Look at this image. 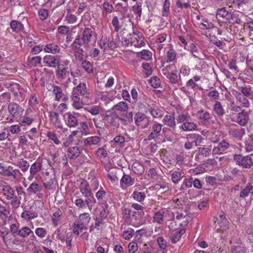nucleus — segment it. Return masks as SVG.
<instances>
[{
    "label": "nucleus",
    "mask_w": 253,
    "mask_h": 253,
    "mask_svg": "<svg viewBox=\"0 0 253 253\" xmlns=\"http://www.w3.org/2000/svg\"><path fill=\"white\" fill-rule=\"evenodd\" d=\"M87 181L90 187H92L94 190H96L98 189L99 185V181L97 178L94 175H90Z\"/></svg>",
    "instance_id": "32"
},
{
    "label": "nucleus",
    "mask_w": 253,
    "mask_h": 253,
    "mask_svg": "<svg viewBox=\"0 0 253 253\" xmlns=\"http://www.w3.org/2000/svg\"><path fill=\"white\" fill-rule=\"evenodd\" d=\"M166 77L168 79V82L171 84H176L178 86L182 85V81L180 74L177 75V72H173L170 74H168Z\"/></svg>",
    "instance_id": "17"
},
{
    "label": "nucleus",
    "mask_w": 253,
    "mask_h": 253,
    "mask_svg": "<svg viewBox=\"0 0 253 253\" xmlns=\"http://www.w3.org/2000/svg\"><path fill=\"white\" fill-rule=\"evenodd\" d=\"M42 58L40 56H35L28 58V62L31 66L36 67L41 63Z\"/></svg>",
    "instance_id": "45"
},
{
    "label": "nucleus",
    "mask_w": 253,
    "mask_h": 253,
    "mask_svg": "<svg viewBox=\"0 0 253 253\" xmlns=\"http://www.w3.org/2000/svg\"><path fill=\"white\" fill-rule=\"evenodd\" d=\"M47 136L50 139H51L55 144L58 145L61 142L58 139L57 136V134L53 131H48L47 133Z\"/></svg>",
    "instance_id": "58"
},
{
    "label": "nucleus",
    "mask_w": 253,
    "mask_h": 253,
    "mask_svg": "<svg viewBox=\"0 0 253 253\" xmlns=\"http://www.w3.org/2000/svg\"><path fill=\"white\" fill-rule=\"evenodd\" d=\"M164 213L163 210L157 211L153 216V222L162 224L164 221Z\"/></svg>",
    "instance_id": "36"
},
{
    "label": "nucleus",
    "mask_w": 253,
    "mask_h": 253,
    "mask_svg": "<svg viewBox=\"0 0 253 253\" xmlns=\"http://www.w3.org/2000/svg\"><path fill=\"white\" fill-rule=\"evenodd\" d=\"M176 57V53L172 48L169 49L167 54V62H172L174 60Z\"/></svg>",
    "instance_id": "60"
},
{
    "label": "nucleus",
    "mask_w": 253,
    "mask_h": 253,
    "mask_svg": "<svg viewBox=\"0 0 253 253\" xmlns=\"http://www.w3.org/2000/svg\"><path fill=\"white\" fill-rule=\"evenodd\" d=\"M142 2H137L134 5L132 6V10L134 13L138 15L139 17H141L142 14Z\"/></svg>",
    "instance_id": "46"
},
{
    "label": "nucleus",
    "mask_w": 253,
    "mask_h": 253,
    "mask_svg": "<svg viewBox=\"0 0 253 253\" xmlns=\"http://www.w3.org/2000/svg\"><path fill=\"white\" fill-rule=\"evenodd\" d=\"M49 175H46V177L45 178L43 182V185L46 189H52V185L54 184L55 182V178L49 177Z\"/></svg>",
    "instance_id": "42"
},
{
    "label": "nucleus",
    "mask_w": 253,
    "mask_h": 253,
    "mask_svg": "<svg viewBox=\"0 0 253 253\" xmlns=\"http://www.w3.org/2000/svg\"><path fill=\"white\" fill-rule=\"evenodd\" d=\"M197 127V125L194 122L190 121H186L184 124L180 126V128L182 129L184 131H190L196 130Z\"/></svg>",
    "instance_id": "25"
},
{
    "label": "nucleus",
    "mask_w": 253,
    "mask_h": 253,
    "mask_svg": "<svg viewBox=\"0 0 253 253\" xmlns=\"http://www.w3.org/2000/svg\"><path fill=\"white\" fill-rule=\"evenodd\" d=\"M190 139L195 146L200 145L204 138L199 134L194 133L190 135Z\"/></svg>",
    "instance_id": "31"
},
{
    "label": "nucleus",
    "mask_w": 253,
    "mask_h": 253,
    "mask_svg": "<svg viewBox=\"0 0 253 253\" xmlns=\"http://www.w3.org/2000/svg\"><path fill=\"white\" fill-rule=\"evenodd\" d=\"M129 104L125 101H120L113 105L111 111L115 113L127 114Z\"/></svg>",
    "instance_id": "5"
},
{
    "label": "nucleus",
    "mask_w": 253,
    "mask_h": 253,
    "mask_svg": "<svg viewBox=\"0 0 253 253\" xmlns=\"http://www.w3.org/2000/svg\"><path fill=\"white\" fill-rule=\"evenodd\" d=\"M84 44V40L80 36L78 35L76 37V39L72 44L73 50L82 49L81 46Z\"/></svg>",
    "instance_id": "34"
},
{
    "label": "nucleus",
    "mask_w": 253,
    "mask_h": 253,
    "mask_svg": "<svg viewBox=\"0 0 253 253\" xmlns=\"http://www.w3.org/2000/svg\"><path fill=\"white\" fill-rule=\"evenodd\" d=\"M9 211L6 207L0 205V218L3 220L4 224H6V219L9 217Z\"/></svg>",
    "instance_id": "38"
},
{
    "label": "nucleus",
    "mask_w": 253,
    "mask_h": 253,
    "mask_svg": "<svg viewBox=\"0 0 253 253\" xmlns=\"http://www.w3.org/2000/svg\"><path fill=\"white\" fill-rule=\"evenodd\" d=\"M19 224L18 223H12L11 224L10 226V231L12 235L15 237L18 235V231H20L19 229Z\"/></svg>",
    "instance_id": "56"
},
{
    "label": "nucleus",
    "mask_w": 253,
    "mask_h": 253,
    "mask_svg": "<svg viewBox=\"0 0 253 253\" xmlns=\"http://www.w3.org/2000/svg\"><path fill=\"white\" fill-rule=\"evenodd\" d=\"M226 180V178L225 175L223 178L221 177V175H216V176H209L206 177L207 182L211 185L216 184L219 181H225Z\"/></svg>",
    "instance_id": "26"
},
{
    "label": "nucleus",
    "mask_w": 253,
    "mask_h": 253,
    "mask_svg": "<svg viewBox=\"0 0 253 253\" xmlns=\"http://www.w3.org/2000/svg\"><path fill=\"white\" fill-rule=\"evenodd\" d=\"M134 183V179L132 178L130 175H123V177L121 179V185L122 187L125 185L128 187L133 184Z\"/></svg>",
    "instance_id": "29"
},
{
    "label": "nucleus",
    "mask_w": 253,
    "mask_h": 253,
    "mask_svg": "<svg viewBox=\"0 0 253 253\" xmlns=\"http://www.w3.org/2000/svg\"><path fill=\"white\" fill-rule=\"evenodd\" d=\"M248 120V113L245 111L244 110H242L240 112L237 114L236 122L240 125L244 126L247 123Z\"/></svg>",
    "instance_id": "16"
},
{
    "label": "nucleus",
    "mask_w": 253,
    "mask_h": 253,
    "mask_svg": "<svg viewBox=\"0 0 253 253\" xmlns=\"http://www.w3.org/2000/svg\"><path fill=\"white\" fill-rule=\"evenodd\" d=\"M233 158L237 165L246 169L250 168L253 164L252 159L249 155L245 156L241 154H235Z\"/></svg>",
    "instance_id": "2"
},
{
    "label": "nucleus",
    "mask_w": 253,
    "mask_h": 253,
    "mask_svg": "<svg viewBox=\"0 0 253 253\" xmlns=\"http://www.w3.org/2000/svg\"><path fill=\"white\" fill-rule=\"evenodd\" d=\"M67 115V125L70 127H76L78 126L80 115L77 113H68L66 114Z\"/></svg>",
    "instance_id": "6"
},
{
    "label": "nucleus",
    "mask_w": 253,
    "mask_h": 253,
    "mask_svg": "<svg viewBox=\"0 0 253 253\" xmlns=\"http://www.w3.org/2000/svg\"><path fill=\"white\" fill-rule=\"evenodd\" d=\"M229 147V144L225 140H222L217 146L214 147L212 149V154H222L223 152L226 151Z\"/></svg>",
    "instance_id": "14"
},
{
    "label": "nucleus",
    "mask_w": 253,
    "mask_h": 253,
    "mask_svg": "<svg viewBox=\"0 0 253 253\" xmlns=\"http://www.w3.org/2000/svg\"><path fill=\"white\" fill-rule=\"evenodd\" d=\"M135 124L141 128L148 127L150 125V119L145 114L138 112L134 117Z\"/></svg>",
    "instance_id": "1"
},
{
    "label": "nucleus",
    "mask_w": 253,
    "mask_h": 253,
    "mask_svg": "<svg viewBox=\"0 0 253 253\" xmlns=\"http://www.w3.org/2000/svg\"><path fill=\"white\" fill-rule=\"evenodd\" d=\"M10 27L11 28L13 32L15 33L20 32L24 29L23 24L17 20H12L10 24Z\"/></svg>",
    "instance_id": "30"
},
{
    "label": "nucleus",
    "mask_w": 253,
    "mask_h": 253,
    "mask_svg": "<svg viewBox=\"0 0 253 253\" xmlns=\"http://www.w3.org/2000/svg\"><path fill=\"white\" fill-rule=\"evenodd\" d=\"M82 65L86 72L88 73L92 72V66L90 62L87 60H83L82 63Z\"/></svg>",
    "instance_id": "55"
},
{
    "label": "nucleus",
    "mask_w": 253,
    "mask_h": 253,
    "mask_svg": "<svg viewBox=\"0 0 253 253\" xmlns=\"http://www.w3.org/2000/svg\"><path fill=\"white\" fill-rule=\"evenodd\" d=\"M229 134L234 138H238L242 135V129L231 128L229 130Z\"/></svg>",
    "instance_id": "54"
},
{
    "label": "nucleus",
    "mask_w": 253,
    "mask_h": 253,
    "mask_svg": "<svg viewBox=\"0 0 253 253\" xmlns=\"http://www.w3.org/2000/svg\"><path fill=\"white\" fill-rule=\"evenodd\" d=\"M162 74L166 77L168 74H170L173 72H178L177 69L174 64L166 66L162 70Z\"/></svg>",
    "instance_id": "35"
},
{
    "label": "nucleus",
    "mask_w": 253,
    "mask_h": 253,
    "mask_svg": "<svg viewBox=\"0 0 253 253\" xmlns=\"http://www.w3.org/2000/svg\"><path fill=\"white\" fill-rule=\"evenodd\" d=\"M60 59L51 55H46L43 58V63L49 67L56 68L60 63Z\"/></svg>",
    "instance_id": "8"
},
{
    "label": "nucleus",
    "mask_w": 253,
    "mask_h": 253,
    "mask_svg": "<svg viewBox=\"0 0 253 253\" xmlns=\"http://www.w3.org/2000/svg\"><path fill=\"white\" fill-rule=\"evenodd\" d=\"M11 205L14 208H18L21 204V196H13L11 199Z\"/></svg>",
    "instance_id": "61"
},
{
    "label": "nucleus",
    "mask_w": 253,
    "mask_h": 253,
    "mask_svg": "<svg viewBox=\"0 0 253 253\" xmlns=\"http://www.w3.org/2000/svg\"><path fill=\"white\" fill-rule=\"evenodd\" d=\"M196 116L199 121L203 124H209L211 119L210 113L204 109L198 110Z\"/></svg>",
    "instance_id": "7"
},
{
    "label": "nucleus",
    "mask_w": 253,
    "mask_h": 253,
    "mask_svg": "<svg viewBox=\"0 0 253 253\" xmlns=\"http://www.w3.org/2000/svg\"><path fill=\"white\" fill-rule=\"evenodd\" d=\"M8 110L9 114L10 121H13L14 118L20 115L22 112V108L16 103L11 102L8 105Z\"/></svg>",
    "instance_id": "4"
},
{
    "label": "nucleus",
    "mask_w": 253,
    "mask_h": 253,
    "mask_svg": "<svg viewBox=\"0 0 253 253\" xmlns=\"http://www.w3.org/2000/svg\"><path fill=\"white\" fill-rule=\"evenodd\" d=\"M41 164L39 162H35L31 167L30 172L31 174H35L38 172L41 169Z\"/></svg>",
    "instance_id": "59"
},
{
    "label": "nucleus",
    "mask_w": 253,
    "mask_h": 253,
    "mask_svg": "<svg viewBox=\"0 0 253 253\" xmlns=\"http://www.w3.org/2000/svg\"><path fill=\"white\" fill-rule=\"evenodd\" d=\"M170 0H165L163 4L162 15L163 16H168L169 13Z\"/></svg>",
    "instance_id": "51"
},
{
    "label": "nucleus",
    "mask_w": 253,
    "mask_h": 253,
    "mask_svg": "<svg viewBox=\"0 0 253 253\" xmlns=\"http://www.w3.org/2000/svg\"><path fill=\"white\" fill-rule=\"evenodd\" d=\"M137 57L145 60H148L152 58V53L148 50H143L137 53Z\"/></svg>",
    "instance_id": "40"
},
{
    "label": "nucleus",
    "mask_w": 253,
    "mask_h": 253,
    "mask_svg": "<svg viewBox=\"0 0 253 253\" xmlns=\"http://www.w3.org/2000/svg\"><path fill=\"white\" fill-rule=\"evenodd\" d=\"M53 92L55 95V99L57 100H59L62 99V100L65 101L68 99V97L63 92L62 88L59 86H53Z\"/></svg>",
    "instance_id": "21"
},
{
    "label": "nucleus",
    "mask_w": 253,
    "mask_h": 253,
    "mask_svg": "<svg viewBox=\"0 0 253 253\" xmlns=\"http://www.w3.org/2000/svg\"><path fill=\"white\" fill-rule=\"evenodd\" d=\"M163 122L165 125L172 128L173 129H175L176 122L173 115H166L164 116Z\"/></svg>",
    "instance_id": "20"
},
{
    "label": "nucleus",
    "mask_w": 253,
    "mask_h": 253,
    "mask_svg": "<svg viewBox=\"0 0 253 253\" xmlns=\"http://www.w3.org/2000/svg\"><path fill=\"white\" fill-rule=\"evenodd\" d=\"M72 100L74 107L77 109H81L83 107V103L80 101V98L78 96L73 95Z\"/></svg>",
    "instance_id": "50"
},
{
    "label": "nucleus",
    "mask_w": 253,
    "mask_h": 253,
    "mask_svg": "<svg viewBox=\"0 0 253 253\" xmlns=\"http://www.w3.org/2000/svg\"><path fill=\"white\" fill-rule=\"evenodd\" d=\"M232 253H248V252L244 247L237 246L232 249Z\"/></svg>",
    "instance_id": "63"
},
{
    "label": "nucleus",
    "mask_w": 253,
    "mask_h": 253,
    "mask_svg": "<svg viewBox=\"0 0 253 253\" xmlns=\"http://www.w3.org/2000/svg\"><path fill=\"white\" fill-rule=\"evenodd\" d=\"M100 141V138L98 136H91L86 138L84 141L85 145H91L97 144Z\"/></svg>",
    "instance_id": "37"
},
{
    "label": "nucleus",
    "mask_w": 253,
    "mask_h": 253,
    "mask_svg": "<svg viewBox=\"0 0 253 253\" xmlns=\"http://www.w3.org/2000/svg\"><path fill=\"white\" fill-rule=\"evenodd\" d=\"M55 74L57 78L59 80L61 81L69 76V71H68L67 68L63 67V65L59 64V65L57 67Z\"/></svg>",
    "instance_id": "10"
},
{
    "label": "nucleus",
    "mask_w": 253,
    "mask_h": 253,
    "mask_svg": "<svg viewBox=\"0 0 253 253\" xmlns=\"http://www.w3.org/2000/svg\"><path fill=\"white\" fill-rule=\"evenodd\" d=\"M149 112L151 115L154 118H161L164 115V111L158 106L152 105L150 107Z\"/></svg>",
    "instance_id": "22"
},
{
    "label": "nucleus",
    "mask_w": 253,
    "mask_h": 253,
    "mask_svg": "<svg viewBox=\"0 0 253 253\" xmlns=\"http://www.w3.org/2000/svg\"><path fill=\"white\" fill-rule=\"evenodd\" d=\"M253 189V185L248 184V185L243 189L240 192V196L241 198H245L247 197L250 191Z\"/></svg>",
    "instance_id": "52"
},
{
    "label": "nucleus",
    "mask_w": 253,
    "mask_h": 253,
    "mask_svg": "<svg viewBox=\"0 0 253 253\" xmlns=\"http://www.w3.org/2000/svg\"><path fill=\"white\" fill-rule=\"evenodd\" d=\"M40 18L42 20L46 19L48 16V11L46 9L41 8L38 11Z\"/></svg>",
    "instance_id": "62"
},
{
    "label": "nucleus",
    "mask_w": 253,
    "mask_h": 253,
    "mask_svg": "<svg viewBox=\"0 0 253 253\" xmlns=\"http://www.w3.org/2000/svg\"><path fill=\"white\" fill-rule=\"evenodd\" d=\"M132 196L135 200L140 202L143 201L146 197L144 192H140L136 191L133 192Z\"/></svg>",
    "instance_id": "49"
},
{
    "label": "nucleus",
    "mask_w": 253,
    "mask_h": 253,
    "mask_svg": "<svg viewBox=\"0 0 253 253\" xmlns=\"http://www.w3.org/2000/svg\"><path fill=\"white\" fill-rule=\"evenodd\" d=\"M18 236L21 237L26 238L30 235V234L33 233V231L29 227L25 226L21 228L20 231H18Z\"/></svg>",
    "instance_id": "44"
},
{
    "label": "nucleus",
    "mask_w": 253,
    "mask_h": 253,
    "mask_svg": "<svg viewBox=\"0 0 253 253\" xmlns=\"http://www.w3.org/2000/svg\"><path fill=\"white\" fill-rule=\"evenodd\" d=\"M43 50L45 52L55 54L60 52V48L58 44L55 43H50L45 45Z\"/></svg>",
    "instance_id": "18"
},
{
    "label": "nucleus",
    "mask_w": 253,
    "mask_h": 253,
    "mask_svg": "<svg viewBox=\"0 0 253 253\" xmlns=\"http://www.w3.org/2000/svg\"><path fill=\"white\" fill-rule=\"evenodd\" d=\"M211 154V149L210 148L208 147H199L195 158L196 160L200 161V160L210 156Z\"/></svg>",
    "instance_id": "12"
},
{
    "label": "nucleus",
    "mask_w": 253,
    "mask_h": 253,
    "mask_svg": "<svg viewBox=\"0 0 253 253\" xmlns=\"http://www.w3.org/2000/svg\"><path fill=\"white\" fill-rule=\"evenodd\" d=\"M236 98L238 101L241 103L243 107L246 108L249 107L250 105L249 101L244 95H241V94H239L236 96Z\"/></svg>",
    "instance_id": "48"
},
{
    "label": "nucleus",
    "mask_w": 253,
    "mask_h": 253,
    "mask_svg": "<svg viewBox=\"0 0 253 253\" xmlns=\"http://www.w3.org/2000/svg\"><path fill=\"white\" fill-rule=\"evenodd\" d=\"M2 182H1V184ZM3 185H1V192L5 196L6 199L11 200L14 196V191L13 189L10 186L6 184L5 183L3 182Z\"/></svg>",
    "instance_id": "11"
},
{
    "label": "nucleus",
    "mask_w": 253,
    "mask_h": 253,
    "mask_svg": "<svg viewBox=\"0 0 253 253\" xmlns=\"http://www.w3.org/2000/svg\"><path fill=\"white\" fill-rule=\"evenodd\" d=\"M77 91L78 95L80 94L86 98L89 97V93L87 92L86 84L84 83H80L77 87L74 88V91Z\"/></svg>",
    "instance_id": "23"
},
{
    "label": "nucleus",
    "mask_w": 253,
    "mask_h": 253,
    "mask_svg": "<svg viewBox=\"0 0 253 253\" xmlns=\"http://www.w3.org/2000/svg\"><path fill=\"white\" fill-rule=\"evenodd\" d=\"M213 110L218 117H221L225 114L224 109L221 103L218 101H215L213 106Z\"/></svg>",
    "instance_id": "28"
},
{
    "label": "nucleus",
    "mask_w": 253,
    "mask_h": 253,
    "mask_svg": "<svg viewBox=\"0 0 253 253\" xmlns=\"http://www.w3.org/2000/svg\"><path fill=\"white\" fill-rule=\"evenodd\" d=\"M245 1L246 0H236V1H233L232 6L238 11L243 10V5H245Z\"/></svg>",
    "instance_id": "53"
},
{
    "label": "nucleus",
    "mask_w": 253,
    "mask_h": 253,
    "mask_svg": "<svg viewBox=\"0 0 253 253\" xmlns=\"http://www.w3.org/2000/svg\"><path fill=\"white\" fill-rule=\"evenodd\" d=\"M33 122V119L30 117H23L19 122V125L21 126H29Z\"/></svg>",
    "instance_id": "57"
},
{
    "label": "nucleus",
    "mask_w": 253,
    "mask_h": 253,
    "mask_svg": "<svg viewBox=\"0 0 253 253\" xmlns=\"http://www.w3.org/2000/svg\"><path fill=\"white\" fill-rule=\"evenodd\" d=\"M185 233L184 229H181L179 231L176 232L171 238V241L173 244L177 243L181 236Z\"/></svg>",
    "instance_id": "43"
},
{
    "label": "nucleus",
    "mask_w": 253,
    "mask_h": 253,
    "mask_svg": "<svg viewBox=\"0 0 253 253\" xmlns=\"http://www.w3.org/2000/svg\"><path fill=\"white\" fill-rule=\"evenodd\" d=\"M107 112L110 113L108 114H106L105 116L108 122L110 124V125L119 127L120 124L117 121V119L119 118L118 114L115 113L111 111H108Z\"/></svg>",
    "instance_id": "15"
},
{
    "label": "nucleus",
    "mask_w": 253,
    "mask_h": 253,
    "mask_svg": "<svg viewBox=\"0 0 253 253\" xmlns=\"http://www.w3.org/2000/svg\"><path fill=\"white\" fill-rule=\"evenodd\" d=\"M106 192L101 188L100 190L96 192V197L99 202H103L105 201L103 199L106 196Z\"/></svg>",
    "instance_id": "64"
},
{
    "label": "nucleus",
    "mask_w": 253,
    "mask_h": 253,
    "mask_svg": "<svg viewBox=\"0 0 253 253\" xmlns=\"http://www.w3.org/2000/svg\"><path fill=\"white\" fill-rule=\"evenodd\" d=\"M92 31L91 29L85 28L82 33V36L81 37L84 40V46H87L88 43L91 41V38L92 37Z\"/></svg>",
    "instance_id": "19"
},
{
    "label": "nucleus",
    "mask_w": 253,
    "mask_h": 253,
    "mask_svg": "<svg viewBox=\"0 0 253 253\" xmlns=\"http://www.w3.org/2000/svg\"><path fill=\"white\" fill-rule=\"evenodd\" d=\"M242 23V21L240 17V14L238 13L231 12L229 15V17L226 22L230 24H241Z\"/></svg>",
    "instance_id": "24"
},
{
    "label": "nucleus",
    "mask_w": 253,
    "mask_h": 253,
    "mask_svg": "<svg viewBox=\"0 0 253 253\" xmlns=\"http://www.w3.org/2000/svg\"><path fill=\"white\" fill-rule=\"evenodd\" d=\"M190 117L188 114L184 113L179 114L176 118L177 122L182 124H184L186 121H190Z\"/></svg>",
    "instance_id": "47"
},
{
    "label": "nucleus",
    "mask_w": 253,
    "mask_h": 253,
    "mask_svg": "<svg viewBox=\"0 0 253 253\" xmlns=\"http://www.w3.org/2000/svg\"><path fill=\"white\" fill-rule=\"evenodd\" d=\"M68 155L72 159H75L80 156L81 149L77 146L69 148L68 151Z\"/></svg>",
    "instance_id": "27"
},
{
    "label": "nucleus",
    "mask_w": 253,
    "mask_h": 253,
    "mask_svg": "<svg viewBox=\"0 0 253 253\" xmlns=\"http://www.w3.org/2000/svg\"><path fill=\"white\" fill-rule=\"evenodd\" d=\"M79 218L81 221L80 223L87 227L88 223L90 220V215L88 213H84L81 214L79 216Z\"/></svg>",
    "instance_id": "41"
},
{
    "label": "nucleus",
    "mask_w": 253,
    "mask_h": 253,
    "mask_svg": "<svg viewBox=\"0 0 253 253\" xmlns=\"http://www.w3.org/2000/svg\"><path fill=\"white\" fill-rule=\"evenodd\" d=\"M87 228V227H85L80 223L74 222L73 225V232L77 235H79L80 233L83 231V229L86 230Z\"/></svg>",
    "instance_id": "39"
},
{
    "label": "nucleus",
    "mask_w": 253,
    "mask_h": 253,
    "mask_svg": "<svg viewBox=\"0 0 253 253\" xmlns=\"http://www.w3.org/2000/svg\"><path fill=\"white\" fill-rule=\"evenodd\" d=\"M162 124H159L158 122H154L150 127V133L148 136V140H155L162 136Z\"/></svg>",
    "instance_id": "3"
},
{
    "label": "nucleus",
    "mask_w": 253,
    "mask_h": 253,
    "mask_svg": "<svg viewBox=\"0 0 253 253\" xmlns=\"http://www.w3.org/2000/svg\"><path fill=\"white\" fill-rule=\"evenodd\" d=\"M230 13L231 12H228L223 7L217 10L216 17L218 21L226 23Z\"/></svg>",
    "instance_id": "13"
},
{
    "label": "nucleus",
    "mask_w": 253,
    "mask_h": 253,
    "mask_svg": "<svg viewBox=\"0 0 253 253\" xmlns=\"http://www.w3.org/2000/svg\"><path fill=\"white\" fill-rule=\"evenodd\" d=\"M38 217V213L35 211H25L21 214V217L25 220L29 221Z\"/></svg>",
    "instance_id": "33"
},
{
    "label": "nucleus",
    "mask_w": 253,
    "mask_h": 253,
    "mask_svg": "<svg viewBox=\"0 0 253 253\" xmlns=\"http://www.w3.org/2000/svg\"><path fill=\"white\" fill-rule=\"evenodd\" d=\"M80 190L82 194L84 195L85 197H92L93 202L96 203V200L93 196V194L91 190V187L86 180H83L80 186Z\"/></svg>",
    "instance_id": "9"
}]
</instances>
